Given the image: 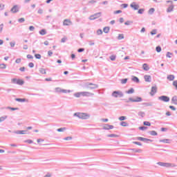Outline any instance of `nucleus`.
I'll list each match as a JSON object with an SVG mask.
<instances>
[{"mask_svg": "<svg viewBox=\"0 0 177 177\" xmlns=\"http://www.w3.org/2000/svg\"><path fill=\"white\" fill-rule=\"evenodd\" d=\"M73 22L70 19H64L63 21V26H72Z\"/></svg>", "mask_w": 177, "mask_h": 177, "instance_id": "13", "label": "nucleus"}, {"mask_svg": "<svg viewBox=\"0 0 177 177\" xmlns=\"http://www.w3.org/2000/svg\"><path fill=\"white\" fill-rule=\"evenodd\" d=\"M26 131L21 130V131H13V133H16L17 135H26Z\"/></svg>", "mask_w": 177, "mask_h": 177, "instance_id": "16", "label": "nucleus"}, {"mask_svg": "<svg viewBox=\"0 0 177 177\" xmlns=\"http://www.w3.org/2000/svg\"><path fill=\"white\" fill-rule=\"evenodd\" d=\"M149 133L151 134V136H157V135H158L156 131H150Z\"/></svg>", "mask_w": 177, "mask_h": 177, "instance_id": "25", "label": "nucleus"}, {"mask_svg": "<svg viewBox=\"0 0 177 177\" xmlns=\"http://www.w3.org/2000/svg\"><path fill=\"white\" fill-rule=\"evenodd\" d=\"M15 100H16V102H19L21 103L26 102L25 98H16Z\"/></svg>", "mask_w": 177, "mask_h": 177, "instance_id": "27", "label": "nucleus"}, {"mask_svg": "<svg viewBox=\"0 0 177 177\" xmlns=\"http://www.w3.org/2000/svg\"><path fill=\"white\" fill-rule=\"evenodd\" d=\"M29 30L30 31H34L35 30V27H34L33 26H30L29 27Z\"/></svg>", "mask_w": 177, "mask_h": 177, "instance_id": "59", "label": "nucleus"}, {"mask_svg": "<svg viewBox=\"0 0 177 177\" xmlns=\"http://www.w3.org/2000/svg\"><path fill=\"white\" fill-rule=\"evenodd\" d=\"M66 127H62L59 129H57V132H64V131H66Z\"/></svg>", "mask_w": 177, "mask_h": 177, "instance_id": "35", "label": "nucleus"}, {"mask_svg": "<svg viewBox=\"0 0 177 177\" xmlns=\"http://www.w3.org/2000/svg\"><path fill=\"white\" fill-rule=\"evenodd\" d=\"M155 9L154 8H150L149 10V11H148V13H149V15H153V13H154V12H155Z\"/></svg>", "mask_w": 177, "mask_h": 177, "instance_id": "36", "label": "nucleus"}, {"mask_svg": "<svg viewBox=\"0 0 177 177\" xmlns=\"http://www.w3.org/2000/svg\"><path fill=\"white\" fill-rule=\"evenodd\" d=\"M103 31L105 34H109V31H110V27L109 26H106L104 28Z\"/></svg>", "mask_w": 177, "mask_h": 177, "instance_id": "22", "label": "nucleus"}, {"mask_svg": "<svg viewBox=\"0 0 177 177\" xmlns=\"http://www.w3.org/2000/svg\"><path fill=\"white\" fill-rule=\"evenodd\" d=\"M120 82L122 85L127 84V82H128V79L127 78H125V79H122L120 80Z\"/></svg>", "mask_w": 177, "mask_h": 177, "instance_id": "32", "label": "nucleus"}, {"mask_svg": "<svg viewBox=\"0 0 177 177\" xmlns=\"http://www.w3.org/2000/svg\"><path fill=\"white\" fill-rule=\"evenodd\" d=\"M130 7L131 9H133V10H139V5L136 4V2H133L130 4Z\"/></svg>", "mask_w": 177, "mask_h": 177, "instance_id": "10", "label": "nucleus"}, {"mask_svg": "<svg viewBox=\"0 0 177 177\" xmlns=\"http://www.w3.org/2000/svg\"><path fill=\"white\" fill-rule=\"evenodd\" d=\"M17 85H24V81H23L21 80H18L17 81Z\"/></svg>", "mask_w": 177, "mask_h": 177, "instance_id": "33", "label": "nucleus"}, {"mask_svg": "<svg viewBox=\"0 0 177 177\" xmlns=\"http://www.w3.org/2000/svg\"><path fill=\"white\" fill-rule=\"evenodd\" d=\"M143 12H145V9L141 8L138 10V13H139V15H143Z\"/></svg>", "mask_w": 177, "mask_h": 177, "instance_id": "49", "label": "nucleus"}, {"mask_svg": "<svg viewBox=\"0 0 177 177\" xmlns=\"http://www.w3.org/2000/svg\"><path fill=\"white\" fill-rule=\"evenodd\" d=\"M113 97H124V93L121 91H115L112 93Z\"/></svg>", "mask_w": 177, "mask_h": 177, "instance_id": "4", "label": "nucleus"}, {"mask_svg": "<svg viewBox=\"0 0 177 177\" xmlns=\"http://www.w3.org/2000/svg\"><path fill=\"white\" fill-rule=\"evenodd\" d=\"M39 33L40 34V35H46V30L45 29H42L39 32Z\"/></svg>", "mask_w": 177, "mask_h": 177, "instance_id": "30", "label": "nucleus"}, {"mask_svg": "<svg viewBox=\"0 0 177 177\" xmlns=\"http://www.w3.org/2000/svg\"><path fill=\"white\" fill-rule=\"evenodd\" d=\"M119 120L120 121H125V120H127V116H120Z\"/></svg>", "mask_w": 177, "mask_h": 177, "instance_id": "45", "label": "nucleus"}, {"mask_svg": "<svg viewBox=\"0 0 177 177\" xmlns=\"http://www.w3.org/2000/svg\"><path fill=\"white\" fill-rule=\"evenodd\" d=\"M156 93H157V86H153L151 87L150 95H151V96H154V95Z\"/></svg>", "mask_w": 177, "mask_h": 177, "instance_id": "12", "label": "nucleus"}, {"mask_svg": "<svg viewBox=\"0 0 177 177\" xmlns=\"http://www.w3.org/2000/svg\"><path fill=\"white\" fill-rule=\"evenodd\" d=\"M0 68H1V69L6 68V64H0Z\"/></svg>", "mask_w": 177, "mask_h": 177, "instance_id": "51", "label": "nucleus"}, {"mask_svg": "<svg viewBox=\"0 0 177 177\" xmlns=\"http://www.w3.org/2000/svg\"><path fill=\"white\" fill-rule=\"evenodd\" d=\"M138 115L140 117H142V118H143V117H145V113L143 111H140V112H138Z\"/></svg>", "mask_w": 177, "mask_h": 177, "instance_id": "37", "label": "nucleus"}, {"mask_svg": "<svg viewBox=\"0 0 177 177\" xmlns=\"http://www.w3.org/2000/svg\"><path fill=\"white\" fill-rule=\"evenodd\" d=\"M19 10L20 7L18 5H15L11 8L10 12H12V13H17Z\"/></svg>", "mask_w": 177, "mask_h": 177, "instance_id": "9", "label": "nucleus"}, {"mask_svg": "<svg viewBox=\"0 0 177 177\" xmlns=\"http://www.w3.org/2000/svg\"><path fill=\"white\" fill-rule=\"evenodd\" d=\"M133 145H138V146H142V144L139 142L134 141L133 142Z\"/></svg>", "mask_w": 177, "mask_h": 177, "instance_id": "58", "label": "nucleus"}, {"mask_svg": "<svg viewBox=\"0 0 177 177\" xmlns=\"http://www.w3.org/2000/svg\"><path fill=\"white\" fill-rule=\"evenodd\" d=\"M157 165H160V167H165V168H174L176 167V164L169 162H157Z\"/></svg>", "mask_w": 177, "mask_h": 177, "instance_id": "3", "label": "nucleus"}, {"mask_svg": "<svg viewBox=\"0 0 177 177\" xmlns=\"http://www.w3.org/2000/svg\"><path fill=\"white\" fill-rule=\"evenodd\" d=\"M131 81H133V82H136V84H139V82H140V80L136 76H132Z\"/></svg>", "mask_w": 177, "mask_h": 177, "instance_id": "15", "label": "nucleus"}, {"mask_svg": "<svg viewBox=\"0 0 177 177\" xmlns=\"http://www.w3.org/2000/svg\"><path fill=\"white\" fill-rule=\"evenodd\" d=\"M120 125L122 127H128V123L127 122H120Z\"/></svg>", "mask_w": 177, "mask_h": 177, "instance_id": "40", "label": "nucleus"}, {"mask_svg": "<svg viewBox=\"0 0 177 177\" xmlns=\"http://www.w3.org/2000/svg\"><path fill=\"white\" fill-rule=\"evenodd\" d=\"M8 119V115H3L0 117V122H3L5 120Z\"/></svg>", "mask_w": 177, "mask_h": 177, "instance_id": "24", "label": "nucleus"}, {"mask_svg": "<svg viewBox=\"0 0 177 177\" xmlns=\"http://www.w3.org/2000/svg\"><path fill=\"white\" fill-rule=\"evenodd\" d=\"M142 106H145V107H151L153 106V102H143Z\"/></svg>", "mask_w": 177, "mask_h": 177, "instance_id": "17", "label": "nucleus"}, {"mask_svg": "<svg viewBox=\"0 0 177 177\" xmlns=\"http://www.w3.org/2000/svg\"><path fill=\"white\" fill-rule=\"evenodd\" d=\"M123 100L125 103H129V102H131L132 103H139L143 100L140 97H136L135 98L129 97V100L123 99Z\"/></svg>", "mask_w": 177, "mask_h": 177, "instance_id": "2", "label": "nucleus"}, {"mask_svg": "<svg viewBox=\"0 0 177 177\" xmlns=\"http://www.w3.org/2000/svg\"><path fill=\"white\" fill-rule=\"evenodd\" d=\"M85 86L87 89H97L99 88V85L93 83H86Z\"/></svg>", "mask_w": 177, "mask_h": 177, "instance_id": "5", "label": "nucleus"}, {"mask_svg": "<svg viewBox=\"0 0 177 177\" xmlns=\"http://www.w3.org/2000/svg\"><path fill=\"white\" fill-rule=\"evenodd\" d=\"M24 142L25 143H28L29 145H31V143H33L32 140H26Z\"/></svg>", "mask_w": 177, "mask_h": 177, "instance_id": "52", "label": "nucleus"}, {"mask_svg": "<svg viewBox=\"0 0 177 177\" xmlns=\"http://www.w3.org/2000/svg\"><path fill=\"white\" fill-rule=\"evenodd\" d=\"M171 102L173 104H177V96L175 95L171 98Z\"/></svg>", "mask_w": 177, "mask_h": 177, "instance_id": "21", "label": "nucleus"}, {"mask_svg": "<svg viewBox=\"0 0 177 177\" xmlns=\"http://www.w3.org/2000/svg\"><path fill=\"white\" fill-rule=\"evenodd\" d=\"M15 63H17V64L21 63V59H20V58L17 59L15 60Z\"/></svg>", "mask_w": 177, "mask_h": 177, "instance_id": "53", "label": "nucleus"}, {"mask_svg": "<svg viewBox=\"0 0 177 177\" xmlns=\"http://www.w3.org/2000/svg\"><path fill=\"white\" fill-rule=\"evenodd\" d=\"M75 97H81L82 96V93L81 92H77L73 94Z\"/></svg>", "mask_w": 177, "mask_h": 177, "instance_id": "31", "label": "nucleus"}, {"mask_svg": "<svg viewBox=\"0 0 177 177\" xmlns=\"http://www.w3.org/2000/svg\"><path fill=\"white\" fill-rule=\"evenodd\" d=\"M102 16V12H97L93 15L89 17V20H96V19H99Z\"/></svg>", "mask_w": 177, "mask_h": 177, "instance_id": "8", "label": "nucleus"}, {"mask_svg": "<svg viewBox=\"0 0 177 177\" xmlns=\"http://www.w3.org/2000/svg\"><path fill=\"white\" fill-rule=\"evenodd\" d=\"M136 140H140L141 142H143V140H146V138H145L143 137H137Z\"/></svg>", "mask_w": 177, "mask_h": 177, "instance_id": "43", "label": "nucleus"}, {"mask_svg": "<svg viewBox=\"0 0 177 177\" xmlns=\"http://www.w3.org/2000/svg\"><path fill=\"white\" fill-rule=\"evenodd\" d=\"M110 59L112 62H114L115 60V55H111Z\"/></svg>", "mask_w": 177, "mask_h": 177, "instance_id": "55", "label": "nucleus"}, {"mask_svg": "<svg viewBox=\"0 0 177 177\" xmlns=\"http://www.w3.org/2000/svg\"><path fill=\"white\" fill-rule=\"evenodd\" d=\"M109 127H110L109 124H105V125L103 127V129L109 130Z\"/></svg>", "mask_w": 177, "mask_h": 177, "instance_id": "50", "label": "nucleus"}, {"mask_svg": "<svg viewBox=\"0 0 177 177\" xmlns=\"http://www.w3.org/2000/svg\"><path fill=\"white\" fill-rule=\"evenodd\" d=\"M156 52H158V53H160V52H161V46H156Z\"/></svg>", "mask_w": 177, "mask_h": 177, "instance_id": "42", "label": "nucleus"}, {"mask_svg": "<svg viewBox=\"0 0 177 177\" xmlns=\"http://www.w3.org/2000/svg\"><path fill=\"white\" fill-rule=\"evenodd\" d=\"M107 138H118L117 134H108Z\"/></svg>", "mask_w": 177, "mask_h": 177, "instance_id": "34", "label": "nucleus"}, {"mask_svg": "<svg viewBox=\"0 0 177 177\" xmlns=\"http://www.w3.org/2000/svg\"><path fill=\"white\" fill-rule=\"evenodd\" d=\"M6 109L7 110H12V111H15L16 110H19V108H13L10 106H7Z\"/></svg>", "mask_w": 177, "mask_h": 177, "instance_id": "28", "label": "nucleus"}, {"mask_svg": "<svg viewBox=\"0 0 177 177\" xmlns=\"http://www.w3.org/2000/svg\"><path fill=\"white\" fill-rule=\"evenodd\" d=\"M143 124L146 127H150L151 125V123H150V122H147V121L144 122Z\"/></svg>", "mask_w": 177, "mask_h": 177, "instance_id": "39", "label": "nucleus"}, {"mask_svg": "<svg viewBox=\"0 0 177 177\" xmlns=\"http://www.w3.org/2000/svg\"><path fill=\"white\" fill-rule=\"evenodd\" d=\"M131 150L134 151V153H140L142 151V149H131Z\"/></svg>", "mask_w": 177, "mask_h": 177, "instance_id": "38", "label": "nucleus"}, {"mask_svg": "<svg viewBox=\"0 0 177 177\" xmlns=\"http://www.w3.org/2000/svg\"><path fill=\"white\" fill-rule=\"evenodd\" d=\"M174 10V5H171L170 6L168 7L167 9V13H171Z\"/></svg>", "mask_w": 177, "mask_h": 177, "instance_id": "20", "label": "nucleus"}, {"mask_svg": "<svg viewBox=\"0 0 177 177\" xmlns=\"http://www.w3.org/2000/svg\"><path fill=\"white\" fill-rule=\"evenodd\" d=\"M172 55V53H171L170 52H167V55H166V57H169V58H171V55Z\"/></svg>", "mask_w": 177, "mask_h": 177, "instance_id": "63", "label": "nucleus"}, {"mask_svg": "<svg viewBox=\"0 0 177 177\" xmlns=\"http://www.w3.org/2000/svg\"><path fill=\"white\" fill-rule=\"evenodd\" d=\"M173 86H175L176 89L177 90V80L173 82Z\"/></svg>", "mask_w": 177, "mask_h": 177, "instance_id": "57", "label": "nucleus"}, {"mask_svg": "<svg viewBox=\"0 0 177 177\" xmlns=\"http://www.w3.org/2000/svg\"><path fill=\"white\" fill-rule=\"evenodd\" d=\"M35 57H36V59H41V55L40 54H35Z\"/></svg>", "mask_w": 177, "mask_h": 177, "instance_id": "62", "label": "nucleus"}, {"mask_svg": "<svg viewBox=\"0 0 177 177\" xmlns=\"http://www.w3.org/2000/svg\"><path fill=\"white\" fill-rule=\"evenodd\" d=\"M97 35H102V34H103V30H102V29H98L97 30Z\"/></svg>", "mask_w": 177, "mask_h": 177, "instance_id": "44", "label": "nucleus"}, {"mask_svg": "<svg viewBox=\"0 0 177 177\" xmlns=\"http://www.w3.org/2000/svg\"><path fill=\"white\" fill-rule=\"evenodd\" d=\"M81 93L82 96L87 97H88L89 96H93L95 95L94 93L88 91H82L81 92Z\"/></svg>", "mask_w": 177, "mask_h": 177, "instance_id": "11", "label": "nucleus"}, {"mask_svg": "<svg viewBox=\"0 0 177 177\" xmlns=\"http://www.w3.org/2000/svg\"><path fill=\"white\" fill-rule=\"evenodd\" d=\"M144 80L145 82H151V76L149 75H145L144 76Z\"/></svg>", "mask_w": 177, "mask_h": 177, "instance_id": "14", "label": "nucleus"}, {"mask_svg": "<svg viewBox=\"0 0 177 177\" xmlns=\"http://www.w3.org/2000/svg\"><path fill=\"white\" fill-rule=\"evenodd\" d=\"M135 89L133 88H130L129 91H126V93H128V95H131V93H134Z\"/></svg>", "mask_w": 177, "mask_h": 177, "instance_id": "26", "label": "nucleus"}, {"mask_svg": "<svg viewBox=\"0 0 177 177\" xmlns=\"http://www.w3.org/2000/svg\"><path fill=\"white\" fill-rule=\"evenodd\" d=\"M142 68L145 71H149V70H150V67H149V65H147V64H143Z\"/></svg>", "mask_w": 177, "mask_h": 177, "instance_id": "18", "label": "nucleus"}, {"mask_svg": "<svg viewBox=\"0 0 177 177\" xmlns=\"http://www.w3.org/2000/svg\"><path fill=\"white\" fill-rule=\"evenodd\" d=\"M167 80H169V81H174V80H175V75H168Z\"/></svg>", "mask_w": 177, "mask_h": 177, "instance_id": "23", "label": "nucleus"}, {"mask_svg": "<svg viewBox=\"0 0 177 177\" xmlns=\"http://www.w3.org/2000/svg\"><path fill=\"white\" fill-rule=\"evenodd\" d=\"M3 31V24H0V33Z\"/></svg>", "mask_w": 177, "mask_h": 177, "instance_id": "56", "label": "nucleus"}, {"mask_svg": "<svg viewBox=\"0 0 177 177\" xmlns=\"http://www.w3.org/2000/svg\"><path fill=\"white\" fill-rule=\"evenodd\" d=\"M143 142H145V143H149V142H153V140H150L149 138H146V140H143Z\"/></svg>", "mask_w": 177, "mask_h": 177, "instance_id": "54", "label": "nucleus"}, {"mask_svg": "<svg viewBox=\"0 0 177 177\" xmlns=\"http://www.w3.org/2000/svg\"><path fill=\"white\" fill-rule=\"evenodd\" d=\"M26 21V19L24 18H20L18 19L19 23H24Z\"/></svg>", "mask_w": 177, "mask_h": 177, "instance_id": "48", "label": "nucleus"}, {"mask_svg": "<svg viewBox=\"0 0 177 177\" xmlns=\"http://www.w3.org/2000/svg\"><path fill=\"white\" fill-rule=\"evenodd\" d=\"M158 100H160V102H165V103H168L170 100L169 97L167 95H161L158 97Z\"/></svg>", "mask_w": 177, "mask_h": 177, "instance_id": "7", "label": "nucleus"}, {"mask_svg": "<svg viewBox=\"0 0 177 177\" xmlns=\"http://www.w3.org/2000/svg\"><path fill=\"white\" fill-rule=\"evenodd\" d=\"M139 129H140V131H145V129H147V127H140Z\"/></svg>", "mask_w": 177, "mask_h": 177, "instance_id": "60", "label": "nucleus"}, {"mask_svg": "<svg viewBox=\"0 0 177 177\" xmlns=\"http://www.w3.org/2000/svg\"><path fill=\"white\" fill-rule=\"evenodd\" d=\"M84 50H85L84 48H79V49L77 50V52H78L79 53H81V52H84Z\"/></svg>", "mask_w": 177, "mask_h": 177, "instance_id": "64", "label": "nucleus"}, {"mask_svg": "<svg viewBox=\"0 0 177 177\" xmlns=\"http://www.w3.org/2000/svg\"><path fill=\"white\" fill-rule=\"evenodd\" d=\"M118 39H124V35L123 34H119L118 37Z\"/></svg>", "mask_w": 177, "mask_h": 177, "instance_id": "47", "label": "nucleus"}, {"mask_svg": "<svg viewBox=\"0 0 177 177\" xmlns=\"http://www.w3.org/2000/svg\"><path fill=\"white\" fill-rule=\"evenodd\" d=\"M39 73H41V74H46V71L44 68H40L39 69Z\"/></svg>", "mask_w": 177, "mask_h": 177, "instance_id": "29", "label": "nucleus"}, {"mask_svg": "<svg viewBox=\"0 0 177 177\" xmlns=\"http://www.w3.org/2000/svg\"><path fill=\"white\" fill-rule=\"evenodd\" d=\"M73 117H77L80 120H88V118H91V115L86 113L77 112L73 114Z\"/></svg>", "mask_w": 177, "mask_h": 177, "instance_id": "1", "label": "nucleus"}, {"mask_svg": "<svg viewBox=\"0 0 177 177\" xmlns=\"http://www.w3.org/2000/svg\"><path fill=\"white\" fill-rule=\"evenodd\" d=\"M159 142H160L162 143L169 144V143H171V140H169V139H163V140H160Z\"/></svg>", "mask_w": 177, "mask_h": 177, "instance_id": "19", "label": "nucleus"}, {"mask_svg": "<svg viewBox=\"0 0 177 177\" xmlns=\"http://www.w3.org/2000/svg\"><path fill=\"white\" fill-rule=\"evenodd\" d=\"M157 34V29H153L151 31V35H156Z\"/></svg>", "mask_w": 177, "mask_h": 177, "instance_id": "41", "label": "nucleus"}, {"mask_svg": "<svg viewBox=\"0 0 177 177\" xmlns=\"http://www.w3.org/2000/svg\"><path fill=\"white\" fill-rule=\"evenodd\" d=\"M55 92L57 93H70V92H71V91L70 90H66V89H62L60 87H57L55 88Z\"/></svg>", "mask_w": 177, "mask_h": 177, "instance_id": "6", "label": "nucleus"}, {"mask_svg": "<svg viewBox=\"0 0 177 177\" xmlns=\"http://www.w3.org/2000/svg\"><path fill=\"white\" fill-rule=\"evenodd\" d=\"M28 66L30 68H32L34 67V63L32 62H30L28 64Z\"/></svg>", "mask_w": 177, "mask_h": 177, "instance_id": "61", "label": "nucleus"}, {"mask_svg": "<svg viewBox=\"0 0 177 177\" xmlns=\"http://www.w3.org/2000/svg\"><path fill=\"white\" fill-rule=\"evenodd\" d=\"M64 140H73V137L68 136L64 138Z\"/></svg>", "mask_w": 177, "mask_h": 177, "instance_id": "46", "label": "nucleus"}]
</instances>
